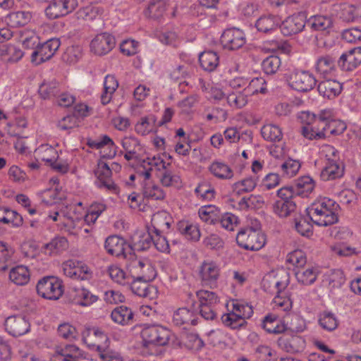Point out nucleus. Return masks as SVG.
Listing matches in <instances>:
<instances>
[{
    "label": "nucleus",
    "mask_w": 361,
    "mask_h": 361,
    "mask_svg": "<svg viewBox=\"0 0 361 361\" xmlns=\"http://www.w3.org/2000/svg\"><path fill=\"white\" fill-rule=\"evenodd\" d=\"M319 274L318 267L307 264L305 267L295 269V275L298 282L304 286H310L314 283Z\"/></svg>",
    "instance_id": "obj_24"
},
{
    "label": "nucleus",
    "mask_w": 361,
    "mask_h": 361,
    "mask_svg": "<svg viewBox=\"0 0 361 361\" xmlns=\"http://www.w3.org/2000/svg\"><path fill=\"white\" fill-rule=\"evenodd\" d=\"M331 252L334 255L339 257H351L357 255L361 252V249L352 247L344 243H336L331 245Z\"/></svg>",
    "instance_id": "obj_60"
},
{
    "label": "nucleus",
    "mask_w": 361,
    "mask_h": 361,
    "mask_svg": "<svg viewBox=\"0 0 361 361\" xmlns=\"http://www.w3.org/2000/svg\"><path fill=\"white\" fill-rule=\"evenodd\" d=\"M209 172L221 180H231L234 176L232 169L221 161H214L209 166Z\"/></svg>",
    "instance_id": "obj_34"
},
{
    "label": "nucleus",
    "mask_w": 361,
    "mask_h": 361,
    "mask_svg": "<svg viewBox=\"0 0 361 361\" xmlns=\"http://www.w3.org/2000/svg\"><path fill=\"white\" fill-rule=\"evenodd\" d=\"M177 231L184 238L190 241L197 242L201 237L199 226L188 221H178Z\"/></svg>",
    "instance_id": "obj_25"
},
{
    "label": "nucleus",
    "mask_w": 361,
    "mask_h": 361,
    "mask_svg": "<svg viewBox=\"0 0 361 361\" xmlns=\"http://www.w3.org/2000/svg\"><path fill=\"white\" fill-rule=\"evenodd\" d=\"M221 226L228 231H233L238 227L240 224V219L238 216L230 213L226 212L223 214L219 219H218V221Z\"/></svg>",
    "instance_id": "obj_62"
},
{
    "label": "nucleus",
    "mask_w": 361,
    "mask_h": 361,
    "mask_svg": "<svg viewBox=\"0 0 361 361\" xmlns=\"http://www.w3.org/2000/svg\"><path fill=\"white\" fill-rule=\"evenodd\" d=\"M68 247V241L65 237L57 236L49 243L44 244L43 249L45 254L56 255L66 250Z\"/></svg>",
    "instance_id": "obj_43"
},
{
    "label": "nucleus",
    "mask_w": 361,
    "mask_h": 361,
    "mask_svg": "<svg viewBox=\"0 0 361 361\" xmlns=\"http://www.w3.org/2000/svg\"><path fill=\"white\" fill-rule=\"evenodd\" d=\"M220 273L219 264L211 259L203 261L199 267V276L202 284L210 288L216 286Z\"/></svg>",
    "instance_id": "obj_8"
},
{
    "label": "nucleus",
    "mask_w": 361,
    "mask_h": 361,
    "mask_svg": "<svg viewBox=\"0 0 361 361\" xmlns=\"http://www.w3.org/2000/svg\"><path fill=\"white\" fill-rule=\"evenodd\" d=\"M222 324L233 330L240 329L247 324V322L242 320L240 316L226 309V312L221 316Z\"/></svg>",
    "instance_id": "obj_47"
},
{
    "label": "nucleus",
    "mask_w": 361,
    "mask_h": 361,
    "mask_svg": "<svg viewBox=\"0 0 361 361\" xmlns=\"http://www.w3.org/2000/svg\"><path fill=\"white\" fill-rule=\"evenodd\" d=\"M156 117L150 114L140 118L135 125V131L137 134L145 136L155 130Z\"/></svg>",
    "instance_id": "obj_37"
},
{
    "label": "nucleus",
    "mask_w": 361,
    "mask_h": 361,
    "mask_svg": "<svg viewBox=\"0 0 361 361\" xmlns=\"http://www.w3.org/2000/svg\"><path fill=\"white\" fill-rule=\"evenodd\" d=\"M307 26L317 31L326 30L332 25L331 18L326 16H314L307 21Z\"/></svg>",
    "instance_id": "obj_54"
},
{
    "label": "nucleus",
    "mask_w": 361,
    "mask_h": 361,
    "mask_svg": "<svg viewBox=\"0 0 361 361\" xmlns=\"http://www.w3.org/2000/svg\"><path fill=\"white\" fill-rule=\"evenodd\" d=\"M104 247L109 254L116 257H126L127 250H130V243L128 245L126 240L118 235L108 237Z\"/></svg>",
    "instance_id": "obj_22"
},
{
    "label": "nucleus",
    "mask_w": 361,
    "mask_h": 361,
    "mask_svg": "<svg viewBox=\"0 0 361 361\" xmlns=\"http://www.w3.org/2000/svg\"><path fill=\"white\" fill-rule=\"evenodd\" d=\"M134 314L132 310L126 306L121 305L114 309L111 313L112 321L121 326L130 325L133 320Z\"/></svg>",
    "instance_id": "obj_32"
},
{
    "label": "nucleus",
    "mask_w": 361,
    "mask_h": 361,
    "mask_svg": "<svg viewBox=\"0 0 361 361\" xmlns=\"http://www.w3.org/2000/svg\"><path fill=\"white\" fill-rule=\"evenodd\" d=\"M343 173L344 167L340 160H333L330 162H326L321 171L320 177L323 180L328 181L341 178Z\"/></svg>",
    "instance_id": "obj_29"
},
{
    "label": "nucleus",
    "mask_w": 361,
    "mask_h": 361,
    "mask_svg": "<svg viewBox=\"0 0 361 361\" xmlns=\"http://www.w3.org/2000/svg\"><path fill=\"white\" fill-rule=\"evenodd\" d=\"M97 295L92 294L86 288H78L75 290L74 298L75 302L80 306H90L97 300Z\"/></svg>",
    "instance_id": "obj_55"
},
{
    "label": "nucleus",
    "mask_w": 361,
    "mask_h": 361,
    "mask_svg": "<svg viewBox=\"0 0 361 361\" xmlns=\"http://www.w3.org/2000/svg\"><path fill=\"white\" fill-rule=\"evenodd\" d=\"M121 145L126 152L124 157L128 161L137 159L142 151L139 140L135 137H125L121 140Z\"/></svg>",
    "instance_id": "obj_28"
},
{
    "label": "nucleus",
    "mask_w": 361,
    "mask_h": 361,
    "mask_svg": "<svg viewBox=\"0 0 361 361\" xmlns=\"http://www.w3.org/2000/svg\"><path fill=\"white\" fill-rule=\"evenodd\" d=\"M60 40L53 38L42 44L38 49L32 54V61L39 64L50 59L60 47Z\"/></svg>",
    "instance_id": "obj_15"
},
{
    "label": "nucleus",
    "mask_w": 361,
    "mask_h": 361,
    "mask_svg": "<svg viewBox=\"0 0 361 361\" xmlns=\"http://www.w3.org/2000/svg\"><path fill=\"white\" fill-rule=\"evenodd\" d=\"M34 155L37 161L41 160L47 164L53 162L59 157L58 151L49 144H42L39 145L34 152Z\"/></svg>",
    "instance_id": "obj_36"
},
{
    "label": "nucleus",
    "mask_w": 361,
    "mask_h": 361,
    "mask_svg": "<svg viewBox=\"0 0 361 361\" xmlns=\"http://www.w3.org/2000/svg\"><path fill=\"white\" fill-rule=\"evenodd\" d=\"M107 272L111 280L119 285L126 286L131 282V277L116 265L109 266Z\"/></svg>",
    "instance_id": "obj_50"
},
{
    "label": "nucleus",
    "mask_w": 361,
    "mask_h": 361,
    "mask_svg": "<svg viewBox=\"0 0 361 361\" xmlns=\"http://www.w3.org/2000/svg\"><path fill=\"white\" fill-rule=\"evenodd\" d=\"M116 40L108 32L97 35L90 42V51L96 55L102 56L108 54L115 47Z\"/></svg>",
    "instance_id": "obj_13"
},
{
    "label": "nucleus",
    "mask_w": 361,
    "mask_h": 361,
    "mask_svg": "<svg viewBox=\"0 0 361 361\" xmlns=\"http://www.w3.org/2000/svg\"><path fill=\"white\" fill-rule=\"evenodd\" d=\"M221 42L226 49L236 50L245 45L246 37L242 30L236 27L228 28L222 33Z\"/></svg>",
    "instance_id": "obj_12"
},
{
    "label": "nucleus",
    "mask_w": 361,
    "mask_h": 361,
    "mask_svg": "<svg viewBox=\"0 0 361 361\" xmlns=\"http://www.w3.org/2000/svg\"><path fill=\"white\" fill-rule=\"evenodd\" d=\"M316 118L321 122L322 126H327V134H338L345 130V124L334 119V112L332 109H322L316 115Z\"/></svg>",
    "instance_id": "obj_18"
},
{
    "label": "nucleus",
    "mask_w": 361,
    "mask_h": 361,
    "mask_svg": "<svg viewBox=\"0 0 361 361\" xmlns=\"http://www.w3.org/2000/svg\"><path fill=\"white\" fill-rule=\"evenodd\" d=\"M151 223L154 233H163L170 228L172 217L166 211H159L153 214Z\"/></svg>",
    "instance_id": "obj_33"
},
{
    "label": "nucleus",
    "mask_w": 361,
    "mask_h": 361,
    "mask_svg": "<svg viewBox=\"0 0 361 361\" xmlns=\"http://www.w3.org/2000/svg\"><path fill=\"white\" fill-rule=\"evenodd\" d=\"M6 331L14 337L21 336L29 332L30 324L23 316H11L5 321Z\"/></svg>",
    "instance_id": "obj_16"
},
{
    "label": "nucleus",
    "mask_w": 361,
    "mask_h": 361,
    "mask_svg": "<svg viewBox=\"0 0 361 361\" xmlns=\"http://www.w3.org/2000/svg\"><path fill=\"white\" fill-rule=\"evenodd\" d=\"M79 348L74 345L56 346L52 361H78Z\"/></svg>",
    "instance_id": "obj_23"
},
{
    "label": "nucleus",
    "mask_w": 361,
    "mask_h": 361,
    "mask_svg": "<svg viewBox=\"0 0 361 361\" xmlns=\"http://www.w3.org/2000/svg\"><path fill=\"white\" fill-rule=\"evenodd\" d=\"M300 132L305 138L309 140L323 139L327 134V126L324 125L321 129H315V126L308 122L301 128Z\"/></svg>",
    "instance_id": "obj_48"
},
{
    "label": "nucleus",
    "mask_w": 361,
    "mask_h": 361,
    "mask_svg": "<svg viewBox=\"0 0 361 361\" xmlns=\"http://www.w3.org/2000/svg\"><path fill=\"white\" fill-rule=\"evenodd\" d=\"M0 51L4 56V60L10 63L18 61L23 56V52L20 48L11 44L0 45Z\"/></svg>",
    "instance_id": "obj_56"
},
{
    "label": "nucleus",
    "mask_w": 361,
    "mask_h": 361,
    "mask_svg": "<svg viewBox=\"0 0 361 361\" xmlns=\"http://www.w3.org/2000/svg\"><path fill=\"white\" fill-rule=\"evenodd\" d=\"M257 179L252 177L243 178L234 183L232 186V191L240 195L252 191L257 185Z\"/></svg>",
    "instance_id": "obj_49"
},
{
    "label": "nucleus",
    "mask_w": 361,
    "mask_h": 361,
    "mask_svg": "<svg viewBox=\"0 0 361 361\" xmlns=\"http://www.w3.org/2000/svg\"><path fill=\"white\" fill-rule=\"evenodd\" d=\"M261 224L255 221V228H246L240 231L236 236L239 246L249 250H259L265 245V237L259 232Z\"/></svg>",
    "instance_id": "obj_3"
},
{
    "label": "nucleus",
    "mask_w": 361,
    "mask_h": 361,
    "mask_svg": "<svg viewBox=\"0 0 361 361\" xmlns=\"http://www.w3.org/2000/svg\"><path fill=\"white\" fill-rule=\"evenodd\" d=\"M47 218L58 222L57 225L61 230L71 234H75L77 233L75 231L77 224L81 220L82 216H73L69 212L54 211L50 212Z\"/></svg>",
    "instance_id": "obj_11"
},
{
    "label": "nucleus",
    "mask_w": 361,
    "mask_h": 361,
    "mask_svg": "<svg viewBox=\"0 0 361 361\" xmlns=\"http://www.w3.org/2000/svg\"><path fill=\"white\" fill-rule=\"evenodd\" d=\"M32 13L29 11H19L8 14L6 20L7 23L13 27H21L27 25L32 19Z\"/></svg>",
    "instance_id": "obj_45"
},
{
    "label": "nucleus",
    "mask_w": 361,
    "mask_h": 361,
    "mask_svg": "<svg viewBox=\"0 0 361 361\" xmlns=\"http://www.w3.org/2000/svg\"><path fill=\"white\" fill-rule=\"evenodd\" d=\"M167 157L171 159V156H168L165 153L147 157L142 161L140 169L137 173V176L140 179L149 180L152 178V173L154 168L157 171H161L167 168L169 165V163H166L165 161V158Z\"/></svg>",
    "instance_id": "obj_5"
},
{
    "label": "nucleus",
    "mask_w": 361,
    "mask_h": 361,
    "mask_svg": "<svg viewBox=\"0 0 361 361\" xmlns=\"http://www.w3.org/2000/svg\"><path fill=\"white\" fill-rule=\"evenodd\" d=\"M361 64V47L353 48L343 53L338 61L339 68L343 71H353Z\"/></svg>",
    "instance_id": "obj_20"
},
{
    "label": "nucleus",
    "mask_w": 361,
    "mask_h": 361,
    "mask_svg": "<svg viewBox=\"0 0 361 361\" xmlns=\"http://www.w3.org/2000/svg\"><path fill=\"white\" fill-rule=\"evenodd\" d=\"M288 85L299 92H307L313 89L316 85L314 76L307 71H295L288 78Z\"/></svg>",
    "instance_id": "obj_9"
},
{
    "label": "nucleus",
    "mask_w": 361,
    "mask_h": 361,
    "mask_svg": "<svg viewBox=\"0 0 361 361\" xmlns=\"http://www.w3.org/2000/svg\"><path fill=\"white\" fill-rule=\"evenodd\" d=\"M209 345L219 350L231 348L235 344V338L227 331L216 329L207 334Z\"/></svg>",
    "instance_id": "obj_14"
},
{
    "label": "nucleus",
    "mask_w": 361,
    "mask_h": 361,
    "mask_svg": "<svg viewBox=\"0 0 361 361\" xmlns=\"http://www.w3.org/2000/svg\"><path fill=\"white\" fill-rule=\"evenodd\" d=\"M314 182L310 176H302L297 180L296 193L302 197H307L314 188Z\"/></svg>",
    "instance_id": "obj_58"
},
{
    "label": "nucleus",
    "mask_w": 361,
    "mask_h": 361,
    "mask_svg": "<svg viewBox=\"0 0 361 361\" xmlns=\"http://www.w3.org/2000/svg\"><path fill=\"white\" fill-rule=\"evenodd\" d=\"M318 324L324 331L331 332L338 326L339 320L335 314L324 311L319 314Z\"/></svg>",
    "instance_id": "obj_42"
},
{
    "label": "nucleus",
    "mask_w": 361,
    "mask_h": 361,
    "mask_svg": "<svg viewBox=\"0 0 361 361\" xmlns=\"http://www.w3.org/2000/svg\"><path fill=\"white\" fill-rule=\"evenodd\" d=\"M201 67L206 71H214L219 64V58L216 52L206 51L199 56Z\"/></svg>",
    "instance_id": "obj_39"
},
{
    "label": "nucleus",
    "mask_w": 361,
    "mask_h": 361,
    "mask_svg": "<svg viewBox=\"0 0 361 361\" xmlns=\"http://www.w3.org/2000/svg\"><path fill=\"white\" fill-rule=\"evenodd\" d=\"M83 343L90 348L96 350L99 353L107 346L109 338L106 334L97 328H89L82 334Z\"/></svg>",
    "instance_id": "obj_10"
},
{
    "label": "nucleus",
    "mask_w": 361,
    "mask_h": 361,
    "mask_svg": "<svg viewBox=\"0 0 361 361\" xmlns=\"http://www.w3.org/2000/svg\"><path fill=\"white\" fill-rule=\"evenodd\" d=\"M200 218L209 224H215L218 221L217 208L213 205L202 207L198 211Z\"/></svg>",
    "instance_id": "obj_63"
},
{
    "label": "nucleus",
    "mask_w": 361,
    "mask_h": 361,
    "mask_svg": "<svg viewBox=\"0 0 361 361\" xmlns=\"http://www.w3.org/2000/svg\"><path fill=\"white\" fill-rule=\"evenodd\" d=\"M286 262L295 267V269H299L307 265L306 255L301 250H295L288 254Z\"/></svg>",
    "instance_id": "obj_64"
},
{
    "label": "nucleus",
    "mask_w": 361,
    "mask_h": 361,
    "mask_svg": "<svg viewBox=\"0 0 361 361\" xmlns=\"http://www.w3.org/2000/svg\"><path fill=\"white\" fill-rule=\"evenodd\" d=\"M247 94L243 92H231L227 94L226 101L227 104L233 109H241L247 104Z\"/></svg>",
    "instance_id": "obj_57"
},
{
    "label": "nucleus",
    "mask_w": 361,
    "mask_h": 361,
    "mask_svg": "<svg viewBox=\"0 0 361 361\" xmlns=\"http://www.w3.org/2000/svg\"><path fill=\"white\" fill-rule=\"evenodd\" d=\"M173 322L177 326L195 325L197 319L192 311L187 308H179L173 313Z\"/></svg>",
    "instance_id": "obj_38"
},
{
    "label": "nucleus",
    "mask_w": 361,
    "mask_h": 361,
    "mask_svg": "<svg viewBox=\"0 0 361 361\" xmlns=\"http://www.w3.org/2000/svg\"><path fill=\"white\" fill-rule=\"evenodd\" d=\"M143 182V194L147 198L153 200H163L165 197V192L164 190L157 185L154 184L149 180H144L140 179Z\"/></svg>",
    "instance_id": "obj_51"
},
{
    "label": "nucleus",
    "mask_w": 361,
    "mask_h": 361,
    "mask_svg": "<svg viewBox=\"0 0 361 361\" xmlns=\"http://www.w3.org/2000/svg\"><path fill=\"white\" fill-rule=\"evenodd\" d=\"M65 276L75 280H88L92 276L91 269L82 262L73 259L65 261L61 264Z\"/></svg>",
    "instance_id": "obj_6"
},
{
    "label": "nucleus",
    "mask_w": 361,
    "mask_h": 361,
    "mask_svg": "<svg viewBox=\"0 0 361 361\" xmlns=\"http://www.w3.org/2000/svg\"><path fill=\"white\" fill-rule=\"evenodd\" d=\"M306 18L305 13L302 12L288 17L281 25L282 33L289 36L301 32L305 26Z\"/></svg>",
    "instance_id": "obj_17"
},
{
    "label": "nucleus",
    "mask_w": 361,
    "mask_h": 361,
    "mask_svg": "<svg viewBox=\"0 0 361 361\" xmlns=\"http://www.w3.org/2000/svg\"><path fill=\"white\" fill-rule=\"evenodd\" d=\"M305 340L300 336L283 335L277 340L279 348L288 353L302 352L305 348Z\"/></svg>",
    "instance_id": "obj_19"
},
{
    "label": "nucleus",
    "mask_w": 361,
    "mask_h": 361,
    "mask_svg": "<svg viewBox=\"0 0 361 361\" xmlns=\"http://www.w3.org/2000/svg\"><path fill=\"white\" fill-rule=\"evenodd\" d=\"M148 281H142L138 278L133 281L131 283V290L137 295L142 298H150L151 293L154 290V287L150 286Z\"/></svg>",
    "instance_id": "obj_61"
},
{
    "label": "nucleus",
    "mask_w": 361,
    "mask_h": 361,
    "mask_svg": "<svg viewBox=\"0 0 361 361\" xmlns=\"http://www.w3.org/2000/svg\"><path fill=\"white\" fill-rule=\"evenodd\" d=\"M9 280L16 286H25L30 280V271L27 267L18 265L9 271Z\"/></svg>",
    "instance_id": "obj_31"
},
{
    "label": "nucleus",
    "mask_w": 361,
    "mask_h": 361,
    "mask_svg": "<svg viewBox=\"0 0 361 361\" xmlns=\"http://www.w3.org/2000/svg\"><path fill=\"white\" fill-rule=\"evenodd\" d=\"M280 23L281 20L277 16L267 15L257 19L255 26L258 31L267 33L275 30Z\"/></svg>",
    "instance_id": "obj_40"
},
{
    "label": "nucleus",
    "mask_w": 361,
    "mask_h": 361,
    "mask_svg": "<svg viewBox=\"0 0 361 361\" xmlns=\"http://www.w3.org/2000/svg\"><path fill=\"white\" fill-rule=\"evenodd\" d=\"M226 309H229L235 314L240 316L242 320L246 321L253 314L252 306L246 302L239 300H231L226 303Z\"/></svg>",
    "instance_id": "obj_30"
},
{
    "label": "nucleus",
    "mask_w": 361,
    "mask_h": 361,
    "mask_svg": "<svg viewBox=\"0 0 361 361\" xmlns=\"http://www.w3.org/2000/svg\"><path fill=\"white\" fill-rule=\"evenodd\" d=\"M262 326L266 331L270 334H281L285 331L286 325L275 316L269 315L264 317Z\"/></svg>",
    "instance_id": "obj_53"
},
{
    "label": "nucleus",
    "mask_w": 361,
    "mask_h": 361,
    "mask_svg": "<svg viewBox=\"0 0 361 361\" xmlns=\"http://www.w3.org/2000/svg\"><path fill=\"white\" fill-rule=\"evenodd\" d=\"M133 271L142 281H151L157 275V271L152 263L147 259H135L131 262Z\"/></svg>",
    "instance_id": "obj_21"
},
{
    "label": "nucleus",
    "mask_w": 361,
    "mask_h": 361,
    "mask_svg": "<svg viewBox=\"0 0 361 361\" xmlns=\"http://www.w3.org/2000/svg\"><path fill=\"white\" fill-rule=\"evenodd\" d=\"M317 90L321 96L332 99L341 94L342 85L335 80H325L319 83Z\"/></svg>",
    "instance_id": "obj_27"
},
{
    "label": "nucleus",
    "mask_w": 361,
    "mask_h": 361,
    "mask_svg": "<svg viewBox=\"0 0 361 361\" xmlns=\"http://www.w3.org/2000/svg\"><path fill=\"white\" fill-rule=\"evenodd\" d=\"M142 352L145 355H155L159 353V347L166 345L171 338L169 329L161 325L147 326L140 332Z\"/></svg>",
    "instance_id": "obj_2"
},
{
    "label": "nucleus",
    "mask_w": 361,
    "mask_h": 361,
    "mask_svg": "<svg viewBox=\"0 0 361 361\" xmlns=\"http://www.w3.org/2000/svg\"><path fill=\"white\" fill-rule=\"evenodd\" d=\"M340 207L334 200L319 197L307 208L310 219L319 226H328L336 223Z\"/></svg>",
    "instance_id": "obj_1"
},
{
    "label": "nucleus",
    "mask_w": 361,
    "mask_h": 361,
    "mask_svg": "<svg viewBox=\"0 0 361 361\" xmlns=\"http://www.w3.org/2000/svg\"><path fill=\"white\" fill-rule=\"evenodd\" d=\"M152 238L148 231H135L130 238V250L136 251L147 250L152 244Z\"/></svg>",
    "instance_id": "obj_26"
},
{
    "label": "nucleus",
    "mask_w": 361,
    "mask_h": 361,
    "mask_svg": "<svg viewBox=\"0 0 361 361\" xmlns=\"http://www.w3.org/2000/svg\"><path fill=\"white\" fill-rule=\"evenodd\" d=\"M245 93L247 95H253L258 93L265 94L267 92V82L262 77L255 78L251 80L248 85L244 88Z\"/></svg>",
    "instance_id": "obj_59"
},
{
    "label": "nucleus",
    "mask_w": 361,
    "mask_h": 361,
    "mask_svg": "<svg viewBox=\"0 0 361 361\" xmlns=\"http://www.w3.org/2000/svg\"><path fill=\"white\" fill-rule=\"evenodd\" d=\"M118 87V82L112 75H107L104 81V92L101 95V101L103 104H109L112 96Z\"/></svg>",
    "instance_id": "obj_44"
},
{
    "label": "nucleus",
    "mask_w": 361,
    "mask_h": 361,
    "mask_svg": "<svg viewBox=\"0 0 361 361\" xmlns=\"http://www.w3.org/2000/svg\"><path fill=\"white\" fill-rule=\"evenodd\" d=\"M261 134L263 138L269 142H279L283 138V133L281 128L273 123H267L262 126Z\"/></svg>",
    "instance_id": "obj_46"
},
{
    "label": "nucleus",
    "mask_w": 361,
    "mask_h": 361,
    "mask_svg": "<svg viewBox=\"0 0 361 361\" xmlns=\"http://www.w3.org/2000/svg\"><path fill=\"white\" fill-rule=\"evenodd\" d=\"M295 208L293 201L276 200L273 204V212L281 218L288 216Z\"/></svg>",
    "instance_id": "obj_52"
},
{
    "label": "nucleus",
    "mask_w": 361,
    "mask_h": 361,
    "mask_svg": "<svg viewBox=\"0 0 361 361\" xmlns=\"http://www.w3.org/2000/svg\"><path fill=\"white\" fill-rule=\"evenodd\" d=\"M36 288L39 295L48 300H57L63 293L61 281L54 276H46L40 279Z\"/></svg>",
    "instance_id": "obj_4"
},
{
    "label": "nucleus",
    "mask_w": 361,
    "mask_h": 361,
    "mask_svg": "<svg viewBox=\"0 0 361 361\" xmlns=\"http://www.w3.org/2000/svg\"><path fill=\"white\" fill-rule=\"evenodd\" d=\"M263 282L264 286L269 282L279 290V294L273 300L274 308L284 312L289 311L292 308V302L288 296L281 293V290L286 286V281H279L275 278L274 273L272 272L264 277Z\"/></svg>",
    "instance_id": "obj_7"
},
{
    "label": "nucleus",
    "mask_w": 361,
    "mask_h": 361,
    "mask_svg": "<svg viewBox=\"0 0 361 361\" xmlns=\"http://www.w3.org/2000/svg\"><path fill=\"white\" fill-rule=\"evenodd\" d=\"M87 144L90 147L97 149H102L104 146H108L109 152L104 156H106L109 158H113L115 157L116 149L118 148L114 141L108 135H103L97 140H89Z\"/></svg>",
    "instance_id": "obj_41"
},
{
    "label": "nucleus",
    "mask_w": 361,
    "mask_h": 361,
    "mask_svg": "<svg viewBox=\"0 0 361 361\" xmlns=\"http://www.w3.org/2000/svg\"><path fill=\"white\" fill-rule=\"evenodd\" d=\"M315 68L317 72L324 78L333 76L336 71L334 60L329 56L319 57Z\"/></svg>",
    "instance_id": "obj_35"
}]
</instances>
